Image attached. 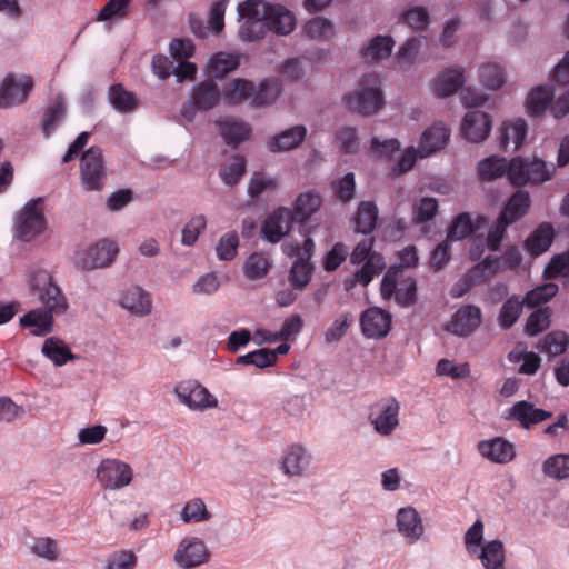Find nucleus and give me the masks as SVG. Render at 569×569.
<instances>
[{
	"label": "nucleus",
	"instance_id": "f257e3e1",
	"mask_svg": "<svg viewBox=\"0 0 569 569\" xmlns=\"http://www.w3.org/2000/svg\"><path fill=\"white\" fill-rule=\"evenodd\" d=\"M477 172L481 181H492L507 174L513 186H525L550 180L555 167L537 158L526 161L521 157H515L507 162L505 158L491 156L478 163Z\"/></svg>",
	"mask_w": 569,
	"mask_h": 569
},
{
	"label": "nucleus",
	"instance_id": "f03ea898",
	"mask_svg": "<svg viewBox=\"0 0 569 569\" xmlns=\"http://www.w3.org/2000/svg\"><path fill=\"white\" fill-rule=\"evenodd\" d=\"M379 86L380 80L377 74H365L359 89L345 97L348 109L363 116L376 113L385 103Z\"/></svg>",
	"mask_w": 569,
	"mask_h": 569
},
{
	"label": "nucleus",
	"instance_id": "7ed1b4c3",
	"mask_svg": "<svg viewBox=\"0 0 569 569\" xmlns=\"http://www.w3.org/2000/svg\"><path fill=\"white\" fill-rule=\"evenodd\" d=\"M33 289L42 310L51 316H60L69 308L68 300L60 287L53 282L52 276L47 271H38L33 276Z\"/></svg>",
	"mask_w": 569,
	"mask_h": 569
},
{
	"label": "nucleus",
	"instance_id": "20e7f679",
	"mask_svg": "<svg viewBox=\"0 0 569 569\" xmlns=\"http://www.w3.org/2000/svg\"><path fill=\"white\" fill-rule=\"evenodd\" d=\"M261 12V0H247L238 4L239 17L243 20L239 28L242 41H258L267 34L268 27Z\"/></svg>",
	"mask_w": 569,
	"mask_h": 569
},
{
	"label": "nucleus",
	"instance_id": "39448f33",
	"mask_svg": "<svg viewBox=\"0 0 569 569\" xmlns=\"http://www.w3.org/2000/svg\"><path fill=\"white\" fill-rule=\"evenodd\" d=\"M107 177L102 150L91 147L83 152L80 162V178L87 191H100Z\"/></svg>",
	"mask_w": 569,
	"mask_h": 569
},
{
	"label": "nucleus",
	"instance_id": "423d86ee",
	"mask_svg": "<svg viewBox=\"0 0 569 569\" xmlns=\"http://www.w3.org/2000/svg\"><path fill=\"white\" fill-rule=\"evenodd\" d=\"M42 199L38 198L24 204L16 222V234L22 241H31L46 229Z\"/></svg>",
	"mask_w": 569,
	"mask_h": 569
},
{
	"label": "nucleus",
	"instance_id": "0eeeda50",
	"mask_svg": "<svg viewBox=\"0 0 569 569\" xmlns=\"http://www.w3.org/2000/svg\"><path fill=\"white\" fill-rule=\"evenodd\" d=\"M33 80L28 74L8 73L0 83V108H10L23 103L31 90Z\"/></svg>",
	"mask_w": 569,
	"mask_h": 569
},
{
	"label": "nucleus",
	"instance_id": "6e6552de",
	"mask_svg": "<svg viewBox=\"0 0 569 569\" xmlns=\"http://www.w3.org/2000/svg\"><path fill=\"white\" fill-rule=\"evenodd\" d=\"M97 479L104 489H121L132 481V469L121 460L103 459L97 469Z\"/></svg>",
	"mask_w": 569,
	"mask_h": 569
},
{
	"label": "nucleus",
	"instance_id": "1a4fd4ad",
	"mask_svg": "<svg viewBox=\"0 0 569 569\" xmlns=\"http://www.w3.org/2000/svg\"><path fill=\"white\" fill-rule=\"evenodd\" d=\"M179 400L193 410L214 408L218 401L209 390L197 381H184L176 388Z\"/></svg>",
	"mask_w": 569,
	"mask_h": 569
},
{
	"label": "nucleus",
	"instance_id": "9d476101",
	"mask_svg": "<svg viewBox=\"0 0 569 569\" xmlns=\"http://www.w3.org/2000/svg\"><path fill=\"white\" fill-rule=\"evenodd\" d=\"M118 252L119 249L113 241L101 240L80 252L78 263L86 270L104 268L114 260Z\"/></svg>",
	"mask_w": 569,
	"mask_h": 569
},
{
	"label": "nucleus",
	"instance_id": "9b49d317",
	"mask_svg": "<svg viewBox=\"0 0 569 569\" xmlns=\"http://www.w3.org/2000/svg\"><path fill=\"white\" fill-rule=\"evenodd\" d=\"M391 319V315L381 308H368L360 317L362 335L371 339L385 338L390 331Z\"/></svg>",
	"mask_w": 569,
	"mask_h": 569
},
{
	"label": "nucleus",
	"instance_id": "f8f14e48",
	"mask_svg": "<svg viewBox=\"0 0 569 569\" xmlns=\"http://www.w3.org/2000/svg\"><path fill=\"white\" fill-rule=\"evenodd\" d=\"M482 319L481 309L473 305L460 307L447 325V331L459 336L468 337L480 326Z\"/></svg>",
	"mask_w": 569,
	"mask_h": 569
},
{
	"label": "nucleus",
	"instance_id": "ddd939ff",
	"mask_svg": "<svg viewBox=\"0 0 569 569\" xmlns=\"http://www.w3.org/2000/svg\"><path fill=\"white\" fill-rule=\"evenodd\" d=\"M293 221H296V218H293L292 211L280 207L263 221L261 226L262 237L271 243H277L290 231Z\"/></svg>",
	"mask_w": 569,
	"mask_h": 569
},
{
	"label": "nucleus",
	"instance_id": "4468645a",
	"mask_svg": "<svg viewBox=\"0 0 569 569\" xmlns=\"http://www.w3.org/2000/svg\"><path fill=\"white\" fill-rule=\"evenodd\" d=\"M209 558V552L198 538L191 537L183 539L174 555V560L181 568H193L204 563Z\"/></svg>",
	"mask_w": 569,
	"mask_h": 569
},
{
	"label": "nucleus",
	"instance_id": "2eb2a0df",
	"mask_svg": "<svg viewBox=\"0 0 569 569\" xmlns=\"http://www.w3.org/2000/svg\"><path fill=\"white\" fill-rule=\"evenodd\" d=\"M491 117L488 113L479 110L468 111L461 123V134L470 142H482L491 130Z\"/></svg>",
	"mask_w": 569,
	"mask_h": 569
},
{
	"label": "nucleus",
	"instance_id": "dca6fc26",
	"mask_svg": "<svg viewBox=\"0 0 569 569\" xmlns=\"http://www.w3.org/2000/svg\"><path fill=\"white\" fill-rule=\"evenodd\" d=\"M262 17L266 19L268 31L277 34H289L295 29L293 14L282 6H271L261 1Z\"/></svg>",
	"mask_w": 569,
	"mask_h": 569
},
{
	"label": "nucleus",
	"instance_id": "f3484780",
	"mask_svg": "<svg viewBox=\"0 0 569 569\" xmlns=\"http://www.w3.org/2000/svg\"><path fill=\"white\" fill-rule=\"evenodd\" d=\"M551 416L550 411L536 408L531 402L521 400L508 410L506 419L517 421L522 428L529 429L549 419Z\"/></svg>",
	"mask_w": 569,
	"mask_h": 569
},
{
	"label": "nucleus",
	"instance_id": "a211bd4d",
	"mask_svg": "<svg viewBox=\"0 0 569 569\" xmlns=\"http://www.w3.org/2000/svg\"><path fill=\"white\" fill-rule=\"evenodd\" d=\"M526 134L527 123L523 119L503 122L499 129V148L507 151L509 146L512 144V150H518L522 146Z\"/></svg>",
	"mask_w": 569,
	"mask_h": 569
},
{
	"label": "nucleus",
	"instance_id": "6ab92c4d",
	"mask_svg": "<svg viewBox=\"0 0 569 569\" xmlns=\"http://www.w3.org/2000/svg\"><path fill=\"white\" fill-rule=\"evenodd\" d=\"M400 406L396 399H388L380 405V412L371 419L375 430L381 436H389L399 425Z\"/></svg>",
	"mask_w": 569,
	"mask_h": 569
},
{
	"label": "nucleus",
	"instance_id": "aec40b11",
	"mask_svg": "<svg viewBox=\"0 0 569 569\" xmlns=\"http://www.w3.org/2000/svg\"><path fill=\"white\" fill-rule=\"evenodd\" d=\"M531 204L530 196L525 190H517L505 204L499 218L505 224H512L523 218Z\"/></svg>",
	"mask_w": 569,
	"mask_h": 569
},
{
	"label": "nucleus",
	"instance_id": "412c9836",
	"mask_svg": "<svg viewBox=\"0 0 569 569\" xmlns=\"http://www.w3.org/2000/svg\"><path fill=\"white\" fill-rule=\"evenodd\" d=\"M19 323L22 328L29 329L32 336L43 337L52 332L54 321L50 312L37 308L22 316Z\"/></svg>",
	"mask_w": 569,
	"mask_h": 569
},
{
	"label": "nucleus",
	"instance_id": "4be33fe9",
	"mask_svg": "<svg viewBox=\"0 0 569 569\" xmlns=\"http://www.w3.org/2000/svg\"><path fill=\"white\" fill-rule=\"evenodd\" d=\"M307 136L305 126L298 124L289 128L267 142V147L271 152L289 151L299 147Z\"/></svg>",
	"mask_w": 569,
	"mask_h": 569
},
{
	"label": "nucleus",
	"instance_id": "5701e85b",
	"mask_svg": "<svg viewBox=\"0 0 569 569\" xmlns=\"http://www.w3.org/2000/svg\"><path fill=\"white\" fill-rule=\"evenodd\" d=\"M399 532L410 542L417 541L423 533L421 518L412 507L401 508L397 515Z\"/></svg>",
	"mask_w": 569,
	"mask_h": 569
},
{
	"label": "nucleus",
	"instance_id": "b1692460",
	"mask_svg": "<svg viewBox=\"0 0 569 569\" xmlns=\"http://www.w3.org/2000/svg\"><path fill=\"white\" fill-rule=\"evenodd\" d=\"M217 124L224 142L232 147L248 140L251 133L250 126L239 119L223 118Z\"/></svg>",
	"mask_w": 569,
	"mask_h": 569
},
{
	"label": "nucleus",
	"instance_id": "393cba45",
	"mask_svg": "<svg viewBox=\"0 0 569 569\" xmlns=\"http://www.w3.org/2000/svg\"><path fill=\"white\" fill-rule=\"evenodd\" d=\"M478 450L481 456L498 463H507L515 458L512 443L502 438L481 441L478 445Z\"/></svg>",
	"mask_w": 569,
	"mask_h": 569
},
{
	"label": "nucleus",
	"instance_id": "a878e982",
	"mask_svg": "<svg viewBox=\"0 0 569 569\" xmlns=\"http://www.w3.org/2000/svg\"><path fill=\"white\" fill-rule=\"evenodd\" d=\"M465 71L460 67L445 69L435 80V92L446 98L456 93L465 83Z\"/></svg>",
	"mask_w": 569,
	"mask_h": 569
},
{
	"label": "nucleus",
	"instance_id": "bb28decb",
	"mask_svg": "<svg viewBox=\"0 0 569 569\" xmlns=\"http://www.w3.org/2000/svg\"><path fill=\"white\" fill-rule=\"evenodd\" d=\"M555 239V229L551 223L542 222L525 241L526 250L533 257L546 252Z\"/></svg>",
	"mask_w": 569,
	"mask_h": 569
},
{
	"label": "nucleus",
	"instance_id": "cd10ccee",
	"mask_svg": "<svg viewBox=\"0 0 569 569\" xmlns=\"http://www.w3.org/2000/svg\"><path fill=\"white\" fill-rule=\"evenodd\" d=\"M221 93L217 83L211 80L199 82L193 89L191 101L194 107L201 110L212 109L220 100Z\"/></svg>",
	"mask_w": 569,
	"mask_h": 569
},
{
	"label": "nucleus",
	"instance_id": "c85d7f7f",
	"mask_svg": "<svg viewBox=\"0 0 569 569\" xmlns=\"http://www.w3.org/2000/svg\"><path fill=\"white\" fill-rule=\"evenodd\" d=\"M450 132L446 127L433 126L427 129L420 140V157L429 154L442 149L449 141Z\"/></svg>",
	"mask_w": 569,
	"mask_h": 569
},
{
	"label": "nucleus",
	"instance_id": "c756f323",
	"mask_svg": "<svg viewBox=\"0 0 569 569\" xmlns=\"http://www.w3.org/2000/svg\"><path fill=\"white\" fill-rule=\"evenodd\" d=\"M383 271V263L378 256H373L368 263H365L351 277L343 280V287L347 291L352 290L358 283L367 287L375 277Z\"/></svg>",
	"mask_w": 569,
	"mask_h": 569
},
{
	"label": "nucleus",
	"instance_id": "7c9ffc66",
	"mask_svg": "<svg viewBox=\"0 0 569 569\" xmlns=\"http://www.w3.org/2000/svg\"><path fill=\"white\" fill-rule=\"evenodd\" d=\"M383 271V263L378 256H373L368 263H365L351 277L343 280V287L347 291L352 290L358 283L367 287L375 277Z\"/></svg>",
	"mask_w": 569,
	"mask_h": 569
},
{
	"label": "nucleus",
	"instance_id": "2f4dec72",
	"mask_svg": "<svg viewBox=\"0 0 569 569\" xmlns=\"http://www.w3.org/2000/svg\"><path fill=\"white\" fill-rule=\"evenodd\" d=\"M120 305L133 315H148L151 310L149 295L140 287L128 288L120 299Z\"/></svg>",
	"mask_w": 569,
	"mask_h": 569
},
{
	"label": "nucleus",
	"instance_id": "473e14b6",
	"mask_svg": "<svg viewBox=\"0 0 569 569\" xmlns=\"http://www.w3.org/2000/svg\"><path fill=\"white\" fill-rule=\"evenodd\" d=\"M310 463V456L301 446H291L282 459V470L288 476H301Z\"/></svg>",
	"mask_w": 569,
	"mask_h": 569
},
{
	"label": "nucleus",
	"instance_id": "72a5a7b5",
	"mask_svg": "<svg viewBox=\"0 0 569 569\" xmlns=\"http://www.w3.org/2000/svg\"><path fill=\"white\" fill-rule=\"evenodd\" d=\"M355 230L363 234H371L378 220V208L372 201H361L355 214Z\"/></svg>",
	"mask_w": 569,
	"mask_h": 569
},
{
	"label": "nucleus",
	"instance_id": "f704fd0d",
	"mask_svg": "<svg viewBox=\"0 0 569 569\" xmlns=\"http://www.w3.org/2000/svg\"><path fill=\"white\" fill-rule=\"evenodd\" d=\"M523 300L521 296H510L501 306L497 317L498 325L501 329L508 330L518 321L523 310Z\"/></svg>",
	"mask_w": 569,
	"mask_h": 569
},
{
	"label": "nucleus",
	"instance_id": "c9c22d12",
	"mask_svg": "<svg viewBox=\"0 0 569 569\" xmlns=\"http://www.w3.org/2000/svg\"><path fill=\"white\" fill-rule=\"evenodd\" d=\"M321 206L319 193L309 191L299 194L292 211L293 218L299 223H305Z\"/></svg>",
	"mask_w": 569,
	"mask_h": 569
},
{
	"label": "nucleus",
	"instance_id": "e433bc0d",
	"mask_svg": "<svg viewBox=\"0 0 569 569\" xmlns=\"http://www.w3.org/2000/svg\"><path fill=\"white\" fill-rule=\"evenodd\" d=\"M479 558L485 569H505V546L500 540H491L481 547Z\"/></svg>",
	"mask_w": 569,
	"mask_h": 569
},
{
	"label": "nucleus",
	"instance_id": "4c0bfd02",
	"mask_svg": "<svg viewBox=\"0 0 569 569\" xmlns=\"http://www.w3.org/2000/svg\"><path fill=\"white\" fill-rule=\"evenodd\" d=\"M41 351L56 366H63L74 358V355L64 341L57 337L47 338Z\"/></svg>",
	"mask_w": 569,
	"mask_h": 569
},
{
	"label": "nucleus",
	"instance_id": "58836bf2",
	"mask_svg": "<svg viewBox=\"0 0 569 569\" xmlns=\"http://www.w3.org/2000/svg\"><path fill=\"white\" fill-rule=\"evenodd\" d=\"M395 41L388 36H377L361 50L365 61H379L390 57Z\"/></svg>",
	"mask_w": 569,
	"mask_h": 569
},
{
	"label": "nucleus",
	"instance_id": "ea45409f",
	"mask_svg": "<svg viewBox=\"0 0 569 569\" xmlns=\"http://www.w3.org/2000/svg\"><path fill=\"white\" fill-rule=\"evenodd\" d=\"M254 83L246 79H236L223 92V99L229 104H240L247 100L252 103Z\"/></svg>",
	"mask_w": 569,
	"mask_h": 569
},
{
	"label": "nucleus",
	"instance_id": "a19ab883",
	"mask_svg": "<svg viewBox=\"0 0 569 569\" xmlns=\"http://www.w3.org/2000/svg\"><path fill=\"white\" fill-rule=\"evenodd\" d=\"M272 262L270 257L263 252L250 254L243 266V273L250 280H258L267 276Z\"/></svg>",
	"mask_w": 569,
	"mask_h": 569
},
{
	"label": "nucleus",
	"instance_id": "79ce46f5",
	"mask_svg": "<svg viewBox=\"0 0 569 569\" xmlns=\"http://www.w3.org/2000/svg\"><path fill=\"white\" fill-rule=\"evenodd\" d=\"M555 92L548 86L533 88L527 98V108L530 114L540 116L551 103Z\"/></svg>",
	"mask_w": 569,
	"mask_h": 569
},
{
	"label": "nucleus",
	"instance_id": "37998d69",
	"mask_svg": "<svg viewBox=\"0 0 569 569\" xmlns=\"http://www.w3.org/2000/svg\"><path fill=\"white\" fill-rule=\"evenodd\" d=\"M239 64L240 58L238 54L218 52L209 60L208 69L212 77L222 78L237 69Z\"/></svg>",
	"mask_w": 569,
	"mask_h": 569
},
{
	"label": "nucleus",
	"instance_id": "c03bdc74",
	"mask_svg": "<svg viewBox=\"0 0 569 569\" xmlns=\"http://www.w3.org/2000/svg\"><path fill=\"white\" fill-rule=\"evenodd\" d=\"M281 87L276 79H266L258 87L254 86L252 106L263 107L271 104L280 96Z\"/></svg>",
	"mask_w": 569,
	"mask_h": 569
},
{
	"label": "nucleus",
	"instance_id": "a18cd8bd",
	"mask_svg": "<svg viewBox=\"0 0 569 569\" xmlns=\"http://www.w3.org/2000/svg\"><path fill=\"white\" fill-rule=\"evenodd\" d=\"M313 270L315 266L311 261H307V259H297L288 276L292 288L296 290H303L309 284Z\"/></svg>",
	"mask_w": 569,
	"mask_h": 569
},
{
	"label": "nucleus",
	"instance_id": "49530a36",
	"mask_svg": "<svg viewBox=\"0 0 569 569\" xmlns=\"http://www.w3.org/2000/svg\"><path fill=\"white\" fill-rule=\"evenodd\" d=\"M109 100L116 110L123 113L131 112L137 107L136 94L126 90L120 83L110 87Z\"/></svg>",
	"mask_w": 569,
	"mask_h": 569
},
{
	"label": "nucleus",
	"instance_id": "de8ad7c7",
	"mask_svg": "<svg viewBox=\"0 0 569 569\" xmlns=\"http://www.w3.org/2000/svg\"><path fill=\"white\" fill-rule=\"evenodd\" d=\"M480 82L488 89H500L505 82V71L502 67L496 62L483 63L479 70Z\"/></svg>",
	"mask_w": 569,
	"mask_h": 569
},
{
	"label": "nucleus",
	"instance_id": "09e8293b",
	"mask_svg": "<svg viewBox=\"0 0 569 569\" xmlns=\"http://www.w3.org/2000/svg\"><path fill=\"white\" fill-rule=\"evenodd\" d=\"M303 32L310 39L330 40L335 36V28L330 20L316 17L305 24Z\"/></svg>",
	"mask_w": 569,
	"mask_h": 569
},
{
	"label": "nucleus",
	"instance_id": "8fccbe9b",
	"mask_svg": "<svg viewBox=\"0 0 569 569\" xmlns=\"http://www.w3.org/2000/svg\"><path fill=\"white\" fill-rule=\"evenodd\" d=\"M375 238L369 237L361 240L350 253V262L355 266H359L361 263H368V261L373 258V256H378L383 263V269L386 268V261L381 253L373 251Z\"/></svg>",
	"mask_w": 569,
	"mask_h": 569
},
{
	"label": "nucleus",
	"instance_id": "3c124183",
	"mask_svg": "<svg viewBox=\"0 0 569 569\" xmlns=\"http://www.w3.org/2000/svg\"><path fill=\"white\" fill-rule=\"evenodd\" d=\"M246 172V160L240 156H233L227 164L220 169V177L227 186L237 184Z\"/></svg>",
	"mask_w": 569,
	"mask_h": 569
},
{
	"label": "nucleus",
	"instance_id": "603ef678",
	"mask_svg": "<svg viewBox=\"0 0 569 569\" xmlns=\"http://www.w3.org/2000/svg\"><path fill=\"white\" fill-rule=\"evenodd\" d=\"M551 309L549 307L535 310L527 319L525 332L528 336H537L550 327Z\"/></svg>",
	"mask_w": 569,
	"mask_h": 569
},
{
	"label": "nucleus",
	"instance_id": "864d4df0",
	"mask_svg": "<svg viewBox=\"0 0 569 569\" xmlns=\"http://www.w3.org/2000/svg\"><path fill=\"white\" fill-rule=\"evenodd\" d=\"M557 292L558 286L553 282H548L528 291L525 297H521V299L523 300V305H527L528 307H537L553 298Z\"/></svg>",
	"mask_w": 569,
	"mask_h": 569
},
{
	"label": "nucleus",
	"instance_id": "5fc2aeb1",
	"mask_svg": "<svg viewBox=\"0 0 569 569\" xmlns=\"http://www.w3.org/2000/svg\"><path fill=\"white\" fill-rule=\"evenodd\" d=\"M211 518L210 512L207 510V507L202 499L194 498L186 503L181 511V519L189 522H201L209 520Z\"/></svg>",
	"mask_w": 569,
	"mask_h": 569
},
{
	"label": "nucleus",
	"instance_id": "6e6d98bb",
	"mask_svg": "<svg viewBox=\"0 0 569 569\" xmlns=\"http://www.w3.org/2000/svg\"><path fill=\"white\" fill-rule=\"evenodd\" d=\"M569 339L566 332L552 331L543 338L540 349L550 356H558L566 351Z\"/></svg>",
	"mask_w": 569,
	"mask_h": 569
},
{
	"label": "nucleus",
	"instance_id": "4d7b16f0",
	"mask_svg": "<svg viewBox=\"0 0 569 569\" xmlns=\"http://www.w3.org/2000/svg\"><path fill=\"white\" fill-rule=\"evenodd\" d=\"M543 472L552 478L565 479L569 477V455H556L543 463Z\"/></svg>",
	"mask_w": 569,
	"mask_h": 569
},
{
	"label": "nucleus",
	"instance_id": "13d9d810",
	"mask_svg": "<svg viewBox=\"0 0 569 569\" xmlns=\"http://www.w3.org/2000/svg\"><path fill=\"white\" fill-rule=\"evenodd\" d=\"M239 365H253L257 368L263 369L276 363L274 353L270 349H259L251 351L247 355L240 356L237 359Z\"/></svg>",
	"mask_w": 569,
	"mask_h": 569
},
{
	"label": "nucleus",
	"instance_id": "bf43d9fd",
	"mask_svg": "<svg viewBox=\"0 0 569 569\" xmlns=\"http://www.w3.org/2000/svg\"><path fill=\"white\" fill-rule=\"evenodd\" d=\"M239 247V237L236 231L223 234L216 248L220 260L229 261L236 258Z\"/></svg>",
	"mask_w": 569,
	"mask_h": 569
},
{
	"label": "nucleus",
	"instance_id": "052dcab7",
	"mask_svg": "<svg viewBox=\"0 0 569 569\" xmlns=\"http://www.w3.org/2000/svg\"><path fill=\"white\" fill-rule=\"evenodd\" d=\"M63 116L64 104L62 101L57 100L47 108L42 120V131L46 138L52 133L57 123L62 120Z\"/></svg>",
	"mask_w": 569,
	"mask_h": 569
},
{
	"label": "nucleus",
	"instance_id": "680f3d73",
	"mask_svg": "<svg viewBox=\"0 0 569 569\" xmlns=\"http://www.w3.org/2000/svg\"><path fill=\"white\" fill-rule=\"evenodd\" d=\"M303 327V320L299 315H292L284 320L282 328L276 335H271L267 340L276 342L278 340H289L291 337L298 335Z\"/></svg>",
	"mask_w": 569,
	"mask_h": 569
},
{
	"label": "nucleus",
	"instance_id": "e2e57ef3",
	"mask_svg": "<svg viewBox=\"0 0 569 569\" xmlns=\"http://www.w3.org/2000/svg\"><path fill=\"white\" fill-rule=\"evenodd\" d=\"M438 212V201L435 198H422L415 206L413 220L416 223H425L435 218Z\"/></svg>",
	"mask_w": 569,
	"mask_h": 569
},
{
	"label": "nucleus",
	"instance_id": "0e129e2a",
	"mask_svg": "<svg viewBox=\"0 0 569 569\" xmlns=\"http://www.w3.org/2000/svg\"><path fill=\"white\" fill-rule=\"evenodd\" d=\"M396 301L401 307H410L417 300V281L412 277L402 280L396 292Z\"/></svg>",
	"mask_w": 569,
	"mask_h": 569
},
{
	"label": "nucleus",
	"instance_id": "69168bd1",
	"mask_svg": "<svg viewBox=\"0 0 569 569\" xmlns=\"http://www.w3.org/2000/svg\"><path fill=\"white\" fill-rule=\"evenodd\" d=\"M207 227V219L203 214L196 216L184 226L182 230V243L192 246L198 240L199 234Z\"/></svg>",
	"mask_w": 569,
	"mask_h": 569
},
{
	"label": "nucleus",
	"instance_id": "338daca9",
	"mask_svg": "<svg viewBox=\"0 0 569 569\" xmlns=\"http://www.w3.org/2000/svg\"><path fill=\"white\" fill-rule=\"evenodd\" d=\"M31 550L38 557L44 558L49 561L57 560L59 553L57 541L49 537L37 538Z\"/></svg>",
	"mask_w": 569,
	"mask_h": 569
},
{
	"label": "nucleus",
	"instance_id": "774afa93",
	"mask_svg": "<svg viewBox=\"0 0 569 569\" xmlns=\"http://www.w3.org/2000/svg\"><path fill=\"white\" fill-rule=\"evenodd\" d=\"M348 254L349 252L345 243H335L325 257L323 269L328 272L337 270L346 261Z\"/></svg>",
	"mask_w": 569,
	"mask_h": 569
}]
</instances>
